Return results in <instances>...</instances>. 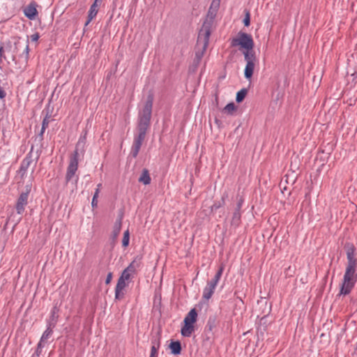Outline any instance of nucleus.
Wrapping results in <instances>:
<instances>
[{"instance_id": "f257e3e1", "label": "nucleus", "mask_w": 357, "mask_h": 357, "mask_svg": "<svg viewBox=\"0 0 357 357\" xmlns=\"http://www.w3.org/2000/svg\"><path fill=\"white\" fill-rule=\"evenodd\" d=\"M355 248L350 246L347 250V265L343 277L340 295L349 294L357 281L356 259L354 257Z\"/></svg>"}, {"instance_id": "f03ea898", "label": "nucleus", "mask_w": 357, "mask_h": 357, "mask_svg": "<svg viewBox=\"0 0 357 357\" xmlns=\"http://www.w3.org/2000/svg\"><path fill=\"white\" fill-rule=\"evenodd\" d=\"M212 24L213 20L211 19H207L204 22L203 25L199 30L197 38V47L201 48V52H196V57L199 60L201 59L208 47Z\"/></svg>"}, {"instance_id": "7ed1b4c3", "label": "nucleus", "mask_w": 357, "mask_h": 357, "mask_svg": "<svg viewBox=\"0 0 357 357\" xmlns=\"http://www.w3.org/2000/svg\"><path fill=\"white\" fill-rule=\"evenodd\" d=\"M231 45L233 47L239 46L243 52L255 53L253 50L255 43L251 35L239 32L237 36L232 39Z\"/></svg>"}, {"instance_id": "20e7f679", "label": "nucleus", "mask_w": 357, "mask_h": 357, "mask_svg": "<svg viewBox=\"0 0 357 357\" xmlns=\"http://www.w3.org/2000/svg\"><path fill=\"white\" fill-rule=\"evenodd\" d=\"M82 146L83 148L84 143L80 140L78 142L76 146V149L70 158V162L67 168V172L66 175V180L67 182L70 181L75 176V173L78 168V160H79V148Z\"/></svg>"}, {"instance_id": "39448f33", "label": "nucleus", "mask_w": 357, "mask_h": 357, "mask_svg": "<svg viewBox=\"0 0 357 357\" xmlns=\"http://www.w3.org/2000/svg\"><path fill=\"white\" fill-rule=\"evenodd\" d=\"M197 318V312L195 308L191 309L184 318V326L182 327L181 333L184 337H190L194 331V324Z\"/></svg>"}, {"instance_id": "423d86ee", "label": "nucleus", "mask_w": 357, "mask_h": 357, "mask_svg": "<svg viewBox=\"0 0 357 357\" xmlns=\"http://www.w3.org/2000/svg\"><path fill=\"white\" fill-rule=\"evenodd\" d=\"M244 60L246 62L245 68L244 70L245 77L248 80H250L255 66L258 64L259 60L255 53L243 52Z\"/></svg>"}, {"instance_id": "0eeeda50", "label": "nucleus", "mask_w": 357, "mask_h": 357, "mask_svg": "<svg viewBox=\"0 0 357 357\" xmlns=\"http://www.w3.org/2000/svg\"><path fill=\"white\" fill-rule=\"evenodd\" d=\"M140 266V261L134 259L129 266L123 270L120 278L127 281L128 282L131 279V277L136 273L137 268Z\"/></svg>"}, {"instance_id": "6e6552de", "label": "nucleus", "mask_w": 357, "mask_h": 357, "mask_svg": "<svg viewBox=\"0 0 357 357\" xmlns=\"http://www.w3.org/2000/svg\"><path fill=\"white\" fill-rule=\"evenodd\" d=\"M29 192H22L17 202L16 211L18 214H22L24 211L25 206L28 204Z\"/></svg>"}, {"instance_id": "1a4fd4ad", "label": "nucleus", "mask_w": 357, "mask_h": 357, "mask_svg": "<svg viewBox=\"0 0 357 357\" xmlns=\"http://www.w3.org/2000/svg\"><path fill=\"white\" fill-rule=\"evenodd\" d=\"M153 106V98L149 96L142 110L139 112V116L151 119Z\"/></svg>"}, {"instance_id": "9d476101", "label": "nucleus", "mask_w": 357, "mask_h": 357, "mask_svg": "<svg viewBox=\"0 0 357 357\" xmlns=\"http://www.w3.org/2000/svg\"><path fill=\"white\" fill-rule=\"evenodd\" d=\"M24 15L29 20H34L38 15L36 3H29L24 10Z\"/></svg>"}, {"instance_id": "9b49d317", "label": "nucleus", "mask_w": 357, "mask_h": 357, "mask_svg": "<svg viewBox=\"0 0 357 357\" xmlns=\"http://www.w3.org/2000/svg\"><path fill=\"white\" fill-rule=\"evenodd\" d=\"M217 284L211 281L207 282L206 286L204 287L203 291V298L208 300L213 296Z\"/></svg>"}, {"instance_id": "f8f14e48", "label": "nucleus", "mask_w": 357, "mask_h": 357, "mask_svg": "<svg viewBox=\"0 0 357 357\" xmlns=\"http://www.w3.org/2000/svg\"><path fill=\"white\" fill-rule=\"evenodd\" d=\"M31 164V159L29 158H25L21 162L20 169L18 170V174L23 178L27 172L28 168Z\"/></svg>"}, {"instance_id": "ddd939ff", "label": "nucleus", "mask_w": 357, "mask_h": 357, "mask_svg": "<svg viewBox=\"0 0 357 357\" xmlns=\"http://www.w3.org/2000/svg\"><path fill=\"white\" fill-rule=\"evenodd\" d=\"M149 119L139 116L138 130H147L150 125Z\"/></svg>"}, {"instance_id": "4468645a", "label": "nucleus", "mask_w": 357, "mask_h": 357, "mask_svg": "<svg viewBox=\"0 0 357 357\" xmlns=\"http://www.w3.org/2000/svg\"><path fill=\"white\" fill-rule=\"evenodd\" d=\"M139 181L144 185H148L151 183V177L147 169H144L142 171V173L139 178Z\"/></svg>"}, {"instance_id": "2eb2a0df", "label": "nucleus", "mask_w": 357, "mask_h": 357, "mask_svg": "<svg viewBox=\"0 0 357 357\" xmlns=\"http://www.w3.org/2000/svg\"><path fill=\"white\" fill-rule=\"evenodd\" d=\"M169 348L171 349L172 354L174 355H178L181 353V343L178 341L176 342H172L169 344Z\"/></svg>"}, {"instance_id": "dca6fc26", "label": "nucleus", "mask_w": 357, "mask_h": 357, "mask_svg": "<svg viewBox=\"0 0 357 357\" xmlns=\"http://www.w3.org/2000/svg\"><path fill=\"white\" fill-rule=\"evenodd\" d=\"M52 330L50 328V326H48L47 328L43 333L40 340V342H42L43 344H45L47 342L49 338L52 336Z\"/></svg>"}, {"instance_id": "f3484780", "label": "nucleus", "mask_w": 357, "mask_h": 357, "mask_svg": "<svg viewBox=\"0 0 357 357\" xmlns=\"http://www.w3.org/2000/svg\"><path fill=\"white\" fill-rule=\"evenodd\" d=\"M98 11V8H96L95 6H91L88 14V20L86 22V25H88L90 22L96 16Z\"/></svg>"}, {"instance_id": "a211bd4d", "label": "nucleus", "mask_w": 357, "mask_h": 357, "mask_svg": "<svg viewBox=\"0 0 357 357\" xmlns=\"http://www.w3.org/2000/svg\"><path fill=\"white\" fill-rule=\"evenodd\" d=\"M160 347L159 341L155 340L152 341V346L151 349V355L150 357H157L158 356V350Z\"/></svg>"}, {"instance_id": "6ab92c4d", "label": "nucleus", "mask_w": 357, "mask_h": 357, "mask_svg": "<svg viewBox=\"0 0 357 357\" xmlns=\"http://www.w3.org/2000/svg\"><path fill=\"white\" fill-rule=\"evenodd\" d=\"M142 144H141V142H137L134 140L133 144H132V149H131V154L134 158L137 157V155H138V153L140 150Z\"/></svg>"}, {"instance_id": "aec40b11", "label": "nucleus", "mask_w": 357, "mask_h": 357, "mask_svg": "<svg viewBox=\"0 0 357 357\" xmlns=\"http://www.w3.org/2000/svg\"><path fill=\"white\" fill-rule=\"evenodd\" d=\"M236 109V107L235 104L234 102H230L224 107L223 111L228 114H232Z\"/></svg>"}, {"instance_id": "412c9836", "label": "nucleus", "mask_w": 357, "mask_h": 357, "mask_svg": "<svg viewBox=\"0 0 357 357\" xmlns=\"http://www.w3.org/2000/svg\"><path fill=\"white\" fill-rule=\"evenodd\" d=\"M241 220V212L239 211L236 210L233 214V217L231 219V224L234 225H238Z\"/></svg>"}, {"instance_id": "4be33fe9", "label": "nucleus", "mask_w": 357, "mask_h": 357, "mask_svg": "<svg viewBox=\"0 0 357 357\" xmlns=\"http://www.w3.org/2000/svg\"><path fill=\"white\" fill-rule=\"evenodd\" d=\"M128 283L127 281L119 278L115 289H118V291H123L125 287L128 285Z\"/></svg>"}, {"instance_id": "5701e85b", "label": "nucleus", "mask_w": 357, "mask_h": 357, "mask_svg": "<svg viewBox=\"0 0 357 357\" xmlns=\"http://www.w3.org/2000/svg\"><path fill=\"white\" fill-rule=\"evenodd\" d=\"M247 94V91L246 89H241V91H239L237 94H236V100L237 102H241L243 100V99L245 98V96Z\"/></svg>"}, {"instance_id": "b1692460", "label": "nucleus", "mask_w": 357, "mask_h": 357, "mask_svg": "<svg viewBox=\"0 0 357 357\" xmlns=\"http://www.w3.org/2000/svg\"><path fill=\"white\" fill-rule=\"evenodd\" d=\"M222 272H223V266H220L218 271L216 273L215 275L211 281L213 282V283L218 284V283L222 276Z\"/></svg>"}, {"instance_id": "393cba45", "label": "nucleus", "mask_w": 357, "mask_h": 357, "mask_svg": "<svg viewBox=\"0 0 357 357\" xmlns=\"http://www.w3.org/2000/svg\"><path fill=\"white\" fill-rule=\"evenodd\" d=\"M222 272H223V266H220L218 271L216 273L215 275L211 281L213 282V283L218 284V283L222 276Z\"/></svg>"}, {"instance_id": "a878e982", "label": "nucleus", "mask_w": 357, "mask_h": 357, "mask_svg": "<svg viewBox=\"0 0 357 357\" xmlns=\"http://www.w3.org/2000/svg\"><path fill=\"white\" fill-rule=\"evenodd\" d=\"M146 132V130H139V133L135 137L134 140L137 142H141V144H142V142L145 138Z\"/></svg>"}, {"instance_id": "bb28decb", "label": "nucleus", "mask_w": 357, "mask_h": 357, "mask_svg": "<svg viewBox=\"0 0 357 357\" xmlns=\"http://www.w3.org/2000/svg\"><path fill=\"white\" fill-rule=\"evenodd\" d=\"M121 228V220H119L115 222L114 226L113 232H114V236H117L119 234Z\"/></svg>"}, {"instance_id": "cd10ccee", "label": "nucleus", "mask_w": 357, "mask_h": 357, "mask_svg": "<svg viewBox=\"0 0 357 357\" xmlns=\"http://www.w3.org/2000/svg\"><path fill=\"white\" fill-rule=\"evenodd\" d=\"M129 241H130V234H129V231L128 230H126V231H124V234H123V240H122V245L123 247H127L129 244Z\"/></svg>"}, {"instance_id": "c85d7f7f", "label": "nucleus", "mask_w": 357, "mask_h": 357, "mask_svg": "<svg viewBox=\"0 0 357 357\" xmlns=\"http://www.w3.org/2000/svg\"><path fill=\"white\" fill-rule=\"evenodd\" d=\"M50 117L49 116H45V118H44L43 121V123H42V128H41V132H40V134L43 135V132H45V129L48 127V125L50 123Z\"/></svg>"}, {"instance_id": "c756f323", "label": "nucleus", "mask_w": 357, "mask_h": 357, "mask_svg": "<svg viewBox=\"0 0 357 357\" xmlns=\"http://www.w3.org/2000/svg\"><path fill=\"white\" fill-rule=\"evenodd\" d=\"M224 199L222 198V201L215 202L211 206V211H215L220 208L224 204Z\"/></svg>"}, {"instance_id": "7c9ffc66", "label": "nucleus", "mask_w": 357, "mask_h": 357, "mask_svg": "<svg viewBox=\"0 0 357 357\" xmlns=\"http://www.w3.org/2000/svg\"><path fill=\"white\" fill-rule=\"evenodd\" d=\"M243 23H244V25L246 26H248L250 25V14L249 13H246V15L243 20Z\"/></svg>"}, {"instance_id": "2f4dec72", "label": "nucleus", "mask_w": 357, "mask_h": 357, "mask_svg": "<svg viewBox=\"0 0 357 357\" xmlns=\"http://www.w3.org/2000/svg\"><path fill=\"white\" fill-rule=\"evenodd\" d=\"M45 344H43L42 342H38V347L36 351V353L38 356L40 355V354L42 352V349L44 347Z\"/></svg>"}, {"instance_id": "473e14b6", "label": "nucleus", "mask_w": 357, "mask_h": 357, "mask_svg": "<svg viewBox=\"0 0 357 357\" xmlns=\"http://www.w3.org/2000/svg\"><path fill=\"white\" fill-rule=\"evenodd\" d=\"M123 296V291H118V289H115V298L116 299H121Z\"/></svg>"}, {"instance_id": "72a5a7b5", "label": "nucleus", "mask_w": 357, "mask_h": 357, "mask_svg": "<svg viewBox=\"0 0 357 357\" xmlns=\"http://www.w3.org/2000/svg\"><path fill=\"white\" fill-rule=\"evenodd\" d=\"M101 186H102V184H101V183L98 184V185H97V188L96 189L95 193H94V195H93V196L95 197V198H96V197H98V195H99V192H100V190Z\"/></svg>"}, {"instance_id": "f704fd0d", "label": "nucleus", "mask_w": 357, "mask_h": 357, "mask_svg": "<svg viewBox=\"0 0 357 357\" xmlns=\"http://www.w3.org/2000/svg\"><path fill=\"white\" fill-rule=\"evenodd\" d=\"M220 0H213L211 7L218 8L220 6Z\"/></svg>"}, {"instance_id": "c9c22d12", "label": "nucleus", "mask_w": 357, "mask_h": 357, "mask_svg": "<svg viewBox=\"0 0 357 357\" xmlns=\"http://www.w3.org/2000/svg\"><path fill=\"white\" fill-rule=\"evenodd\" d=\"M39 38V35L38 33H34L33 35L31 36V40L33 41V42H36Z\"/></svg>"}, {"instance_id": "e433bc0d", "label": "nucleus", "mask_w": 357, "mask_h": 357, "mask_svg": "<svg viewBox=\"0 0 357 357\" xmlns=\"http://www.w3.org/2000/svg\"><path fill=\"white\" fill-rule=\"evenodd\" d=\"M92 207H96L98 206V197L93 196L91 202Z\"/></svg>"}, {"instance_id": "4c0bfd02", "label": "nucleus", "mask_w": 357, "mask_h": 357, "mask_svg": "<svg viewBox=\"0 0 357 357\" xmlns=\"http://www.w3.org/2000/svg\"><path fill=\"white\" fill-rule=\"evenodd\" d=\"M243 199L241 198L238 200V202L237 203V206H236V210L239 211H241V208L242 204H243Z\"/></svg>"}, {"instance_id": "58836bf2", "label": "nucleus", "mask_w": 357, "mask_h": 357, "mask_svg": "<svg viewBox=\"0 0 357 357\" xmlns=\"http://www.w3.org/2000/svg\"><path fill=\"white\" fill-rule=\"evenodd\" d=\"M6 93L5 91L2 89V87L0 86V98L3 99L6 97Z\"/></svg>"}, {"instance_id": "ea45409f", "label": "nucleus", "mask_w": 357, "mask_h": 357, "mask_svg": "<svg viewBox=\"0 0 357 357\" xmlns=\"http://www.w3.org/2000/svg\"><path fill=\"white\" fill-rule=\"evenodd\" d=\"M112 278V273H108L106 280H105L106 284H109L111 282Z\"/></svg>"}, {"instance_id": "a19ab883", "label": "nucleus", "mask_w": 357, "mask_h": 357, "mask_svg": "<svg viewBox=\"0 0 357 357\" xmlns=\"http://www.w3.org/2000/svg\"><path fill=\"white\" fill-rule=\"evenodd\" d=\"M98 1L99 0H95V1L93 2V3L91 5V6H95L96 8H98Z\"/></svg>"}, {"instance_id": "79ce46f5", "label": "nucleus", "mask_w": 357, "mask_h": 357, "mask_svg": "<svg viewBox=\"0 0 357 357\" xmlns=\"http://www.w3.org/2000/svg\"><path fill=\"white\" fill-rule=\"evenodd\" d=\"M25 52H26V54H28V53H29V45L28 44H26V45Z\"/></svg>"}, {"instance_id": "37998d69", "label": "nucleus", "mask_w": 357, "mask_h": 357, "mask_svg": "<svg viewBox=\"0 0 357 357\" xmlns=\"http://www.w3.org/2000/svg\"><path fill=\"white\" fill-rule=\"evenodd\" d=\"M356 75H357V72H356Z\"/></svg>"}]
</instances>
